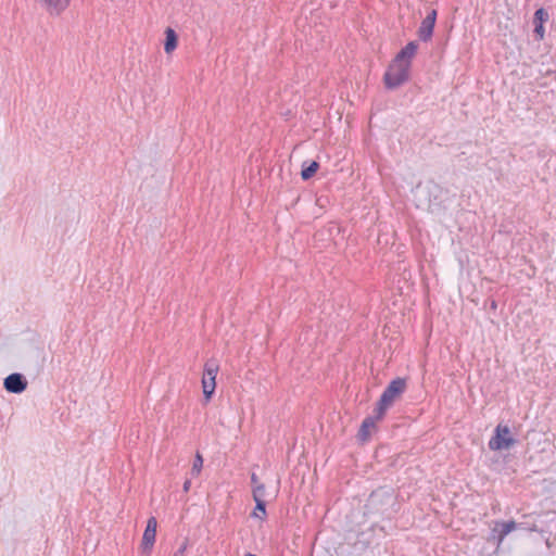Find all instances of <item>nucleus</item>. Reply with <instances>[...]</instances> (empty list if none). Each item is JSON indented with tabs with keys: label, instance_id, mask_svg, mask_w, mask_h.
Segmentation results:
<instances>
[{
	"label": "nucleus",
	"instance_id": "1a4fd4ad",
	"mask_svg": "<svg viewBox=\"0 0 556 556\" xmlns=\"http://www.w3.org/2000/svg\"><path fill=\"white\" fill-rule=\"evenodd\" d=\"M383 418H378L377 416V408L375 407L374 409V414L370 415V416H367L362 425H361V428H359V431H358V438L359 440L362 441H366L369 437V429L370 428H374L376 422L379 421V420H382Z\"/></svg>",
	"mask_w": 556,
	"mask_h": 556
},
{
	"label": "nucleus",
	"instance_id": "6e6552de",
	"mask_svg": "<svg viewBox=\"0 0 556 556\" xmlns=\"http://www.w3.org/2000/svg\"><path fill=\"white\" fill-rule=\"evenodd\" d=\"M50 15H60L70 5L71 0H39Z\"/></svg>",
	"mask_w": 556,
	"mask_h": 556
},
{
	"label": "nucleus",
	"instance_id": "aec40b11",
	"mask_svg": "<svg viewBox=\"0 0 556 556\" xmlns=\"http://www.w3.org/2000/svg\"><path fill=\"white\" fill-rule=\"evenodd\" d=\"M521 528L526 529V530H529V531H532V532L539 531L536 525H534V523L533 525H526V523H523Z\"/></svg>",
	"mask_w": 556,
	"mask_h": 556
},
{
	"label": "nucleus",
	"instance_id": "423d86ee",
	"mask_svg": "<svg viewBox=\"0 0 556 556\" xmlns=\"http://www.w3.org/2000/svg\"><path fill=\"white\" fill-rule=\"evenodd\" d=\"M437 14V10H431L420 23L418 37L421 41L427 42L432 38Z\"/></svg>",
	"mask_w": 556,
	"mask_h": 556
},
{
	"label": "nucleus",
	"instance_id": "f257e3e1",
	"mask_svg": "<svg viewBox=\"0 0 556 556\" xmlns=\"http://www.w3.org/2000/svg\"><path fill=\"white\" fill-rule=\"evenodd\" d=\"M406 389L407 381L405 378L401 377L393 379L387 386L376 405L378 418H383L386 416L388 408L405 393Z\"/></svg>",
	"mask_w": 556,
	"mask_h": 556
},
{
	"label": "nucleus",
	"instance_id": "ddd939ff",
	"mask_svg": "<svg viewBox=\"0 0 556 556\" xmlns=\"http://www.w3.org/2000/svg\"><path fill=\"white\" fill-rule=\"evenodd\" d=\"M319 168V164L316 161L311 162L307 166L305 164L303 165V168L301 170V177L303 180L311 179Z\"/></svg>",
	"mask_w": 556,
	"mask_h": 556
},
{
	"label": "nucleus",
	"instance_id": "39448f33",
	"mask_svg": "<svg viewBox=\"0 0 556 556\" xmlns=\"http://www.w3.org/2000/svg\"><path fill=\"white\" fill-rule=\"evenodd\" d=\"M28 386V381L23 374L13 372L7 376L3 380V388L7 392L13 394L23 393Z\"/></svg>",
	"mask_w": 556,
	"mask_h": 556
},
{
	"label": "nucleus",
	"instance_id": "f3484780",
	"mask_svg": "<svg viewBox=\"0 0 556 556\" xmlns=\"http://www.w3.org/2000/svg\"><path fill=\"white\" fill-rule=\"evenodd\" d=\"M252 493H253L254 501H257V500L265 501L266 490H265V485L263 483L254 486Z\"/></svg>",
	"mask_w": 556,
	"mask_h": 556
},
{
	"label": "nucleus",
	"instance_id": "f03ea898",
	"mask_svg": "<svg viewBox=\"0 0 556 556\" xmlns=\"http://www.w3.org/2000/svg\"><path fill=\"white\" fill-rule=\"evenodd\" d=\"M410 66V62H396L393 60L383 75L386 88L393 90L405 84L409 79Z\"/></svg>",
	"mask_w": 556,
	"mask_h": 556
},
{
	"label": "nucleus",
	"instance_id": "a211bd4d",
	"mask_svg": "<svg viewBox=\"0 0 556 556\" xmlns=\"http://www.w3.org/2000/svg\"><path fill=\"white\" fill-rule=\"evenodd\" d=\"M534 37L536 40H542L544 38V35H545V28H544V25H541V24H534Z\"/></svg>",
	"mask_w": 556,
	"mask_h": 556
},
{
	"label": "nucleus",
	"instance_id": "412c9836",
	"mask_svg": "<svg viewBox=\"0 0 556 556\" xmlns=\"http://www.w3.org/2000/svg\"><path fill=\"white\" fill-rule=\"evenodd\" d=\"M251 484L253 488L261 484L256 473L254 472L251 475Z\"/></svg>",
	"mask_w": 556,
	"mask_h": 556
},
{
	"label": "nucleus",
	"instance_id": "2eb2a0df",
	"mask_svg": "<svg viewBox=\"0 0 556 556\" xmlns=\"http://www.w3.org/2000/svg\"><path fill=\"white\" fill-rule=\"evenodd\" d=\"M202 467H203V457L202 455L198 452L194 456V459H193V464H192V468H191V476L192 477H198L202 470Z\"/></svg>",
	"mask_w": 556,
	"mask_h": 556
},
{
	"label": "nucleus",
	"instance_id": "b1692460",
	"mask_svg": "<svg viewBox=\"0 0 556 556\" xmlns=\"http://www.w3.org/2000/svg\"><path fill=\"white\" fill-rule=\"evenodd\" d=\"M244 556H256L255 554H252V553H248L245 554Z\"/></svg>",
	"mask_w": 556,
	"mask_h": 556
},
{
	"label": "nucleus",
	"instance_id": "f8f14e48",
	"mask_svg": "<svg viewBox=\"0 0 556 556\" xmlns=\"http://www.w3.org/2000/svg\"><path fill=\"white\" fill-rule=\"evenodd\" d=\"M523 522L517 523L514 520L503 521L500 523L498 538L502 541L507 534L511 531L516 530L519 527H522Z\"/></svg>",
	"mask_w": 556,
	"mask_h": 556
},
{
	"label": "nucleus",
	"instance_id": "6ab92c4d",
	"mask_svg": "<svg viewBox=\"0 0 556 556\" xmlns=\"http://www.w3.org/2000/svg\"><path fill=\"white\" fill-rule=\"evenodd\" d=\"M187 549V543L185 542L175 553L173 556H184L185 552Z\"/></svg>",
	"mask_w": 556,
	"mask_h": 556
},
{
	"label": "nucleus",
	"instance_id": "7ed1b4c3",
	"mask_svg": "<svg viewBox=\"0 0 556 556\" xmlns=\"http://www.w3.org/2000/svg\"><path fill=\"white\" fill-rule=\"evenodd\" d=\"M219 370L218 362L214 358L208 359L204 364L203 377H202V389L203 395L206 401H210L215 392L216 388V376Z\"/></svg>",
	"mask_w": 556,
	"mask_h": 556
},
{
	"label": "nucleus",
	"instance_id": "20e7f679",
	"mask_svg": "<svg viewBox=\"0 0 556 556\" xmlns=\"http://www.w3.org/2000/svg\"><path fill=\"white\" fill-rule=\"evenodd\" d=\"M516 443V440L510 435L508 426L497 425L494 430V435L489 441V447L492 451L507 450Z\"/></svg>",
	"mask_w": 556,
	"mask_h": 556
},
{
	"label": "nucleus",
	"instance_id": "4be33fe9",
	"mask_svg": "<svg viewBox=\"0 0 556 556\" xmlns=\"http://www.w3.org/2000/svg\"><path fill=\"white\" fill-rule=\"evenodd\" d=\"M190 486H191V480H190V479H187V480L184 482V485H182V490H184V492H185V493L189 492Z\"/></svg>",
	"mask_w": 556,
	"mask_h": 556
},
{
	"label": "nucleus",
	"instance_id": "dca6fc26",
	"mask_svg": "<svg viewBox=\"0 0 556 556\" xmlns=\"http://www.w3.org/2000/svg\"><path fill=\"white\" fill-rule=\"evenodd\" d=\"M548 20V13L544 8H540L534 12V24L544 25V23Z\"/></svg>",
	"mask_w": 556,
	"mask_h": 556
},
{
	"label": "nucleus",
	"instance_id": "9b49d317",
	"mask_svg": "<svg viewBox=\"0 0 556 556\" xmlns=\"http://www.w3.org/2000/svg\"><path fill=\"white\" fill-rule=\"evenodd\" d=\"M177 45H178V36H177L176 31L173 28L167 27L165 29L164 51L167 54H170L177 48Z\"/></svg>",
	"mask_w": 556,
	"mask_h": 556
},
{
	"label": "nucleus",
	"instance_id": "0eeeda50",
	"mask_svg": "<svg viewBox=\"0 0 556 556\" xmlns=\"http://www.w3.org/2000/svg\"><path fill=\"white\" fill-rule=\"evenodd\" d=\"M157 521L155 517H150L147 521V526L142 535V548L143 551L150 552L154 545L156 536Z\"/></svg>",
	"mask_w": 556,
	"mask_h": 556
},
{
	"label": "nucleus",
	"instance_id": "4468645a",
	"mask_svg": "<svg viewBox=\"0 0 556 556\" xmlns=\"http://www.w3.org/2000/svg\"><path fill=\"white\" fill-rule=\"evenodd\" d=\"M252 517L264 520L266 517V502L262 500L255 501V508L252 513Z\"/></svg>",
	"mask_w": 556,
	"mask_h": 556
},
{
	"label": "nucleus",
	"instance_id": "9d476101",
	"mask_svg": "<svg viewBox=\"0 0 556 556\" xmlns=\"http://www.w3.org/2000/svg\"><path fill=\"white\" fill-rule=\"evenodd\" d=\"M418 49L417 41H409L405 47H403L400 52L395 55L393 60L396 62H410L413 56L416 54Z\"/></svg>",
	"mask_w": 556,
	"mask_h": 556
},
{
	"label": "nucleus",
	"instance_id": "5701e85b",
	"mask_svg": "<svg viewBox=\"0 0 556 556\" xmlns=\"http://www.w3.org/2000/svg\"><path fill=\"white\" fill-rule=\"evenodd\" d=\"M490 308L495 311L497 308V302L495 300L490 301Z\"/></svg>",
	"mask_w": 556,
	"mask_h": 556
}]
</instances>
